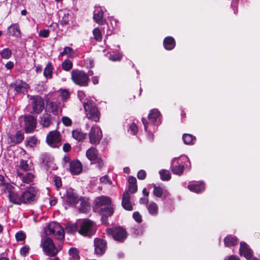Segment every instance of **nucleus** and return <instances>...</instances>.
<instances>
[{"instance_id": "obj_1", "label": "nucleus", "mask_w": 260, "mask_h": 260, "mask_svg": "<svg viewBox=\"0 0 260 260\" xmlns=\"http://www.w3.org/2000/svg\"><path fill=\"white\" fill-rule=\"evenodd\" d=\"M64 232L56 222H50V256H54L61 249Z\"/></svg>"}, {"instance_id": "obj_2", "label": "nucleus", "mask_w": 260, "mask_h": 260, "mask_svg": "<svg viewBox=\"0 0 260 260\" xmlns=\"http://www.w3.org/2000/svg\"><path fill=\"white\" fill-rule=\"evenodd\" d=\"M190 167L189 158L185 155L174 158L171 163L170 169L173 174L181 176L183 174L185 168Z\"/></svg>"}, {"instance_id": "obj_3", "label": "nucleus", "mask_w": 260, "mask_h": 260, "mask_svg": "<svg viewBox=\"0 0 260 260\" xmlns=\"http://www.w3.org/2000/svg\"><path fill=\"white\" fill-rule=\"evenodd\" d=\"M95 209L104 216H111L113 210L111 206V199L107 197L101 196L97 198L95 200Z\"/></svg>"}, {"instance_id": "obj_4", "label": "nucleus", "mask_w": 260, "mask_h": 260, "mask_svg": "<svg viewBox=\"0 0 260 260\" xmlns=\"http://www.w3.org/2000/svg\"><path fill=\"white\" fill-rule=\"evenodd\" d=\"M78 226L79 233L84 236H91L94 234L96 231L94 223L89 219L79 220Z\"/></svg>"}, {"instance_id": "obj_5", "label": "nucleus", "mask_w": 260, "mask_h": 260, "mask_svg": "<svg viewBox=\"0 0 260 260\" xmlns=\"http://www.w3.org/2000/svg\"><path fill=\"white\" fill-rule=\"evenodd\" d=\"M84 109L86 117L93 121L97 122L100 119V112L95 104L91 100H87L84 104Z\"/></svg>"}, {"instance_id": "obj_6", "label": "nucleus", "mask_w": 260, "mask_h": 260, "mask_svg": "<svg viewBox=\"0 0 260 260\" xmlns=\"http://www.w3.org/2000/svg\"><path fill=\"white\" fill-rule=\"evenodd\" d=\"M71 74V79L75 84L80 86H88L89 78L85 72L81 70H73Z\"/></svg>"}, {"instance_id": "obj_7", "label": "nucleus", "mask_w": 260, "mask_h": 260, "mask_svg": "<svg viewBox=\"0 0 260 260\" xmlns=\"http://www.w3.org/2000/svg\"><path fill=\"white\" fill-rule=\"evenodd\" d=\"M14 187L13 185L7 183L4 185V191L8 193V197L11 202L18 205L22 204L21 194L19 196L17 193L14 190Z\"/></svg>"}, {"instance_id": "obj_8", "label": "nucleus", "mask_w": 260, "mask_h": 260, "mask_svg": "<svg viewBox=\"0 0 260 260\" xmlns=\"http://www.w3.org/2000/svg\"><path fill=\"white\" fill-rule=\"evenodd\" d=\"M33 112L37 114L41 112L44 108V103L43 99L39 95H31L29 98Z\"/></svg>"}, {"instance_id": "obj_9", "label": "nucleus", "mask_w": 260, "mask_h": 260, "mask_svg": "<svg viewBox=\"0 0 260 260\" xmlns=\"http://www.w3.org/2000/svg\"><path fill=\"white\" fill-rule=\"evenodd\" d=\"M108 234H111L113 238L119 242H122L126 238V232L121 227H115L107 230Z\"/></svg>"}, {"instance_id": "obj_10", "label": "nucleus", "mask_w": 260, "mask_h": 260, "mask_svg": "<svg viewBox=\"0 0 260 260\" xmlns=\"http://www.w3.org/2000/svg\"><path fill=\"white\" fill-rule=\"evenodd\" d=\"M102 136V132L100 127L95 125L91 128L89 133V142L93 144H99Z\"/></svg>"}, {"instance_id": "obj_11", "label": "nucleus", "mask_w": 260, "mask_h": 260, "mask_svg": "<svg viewBox=\"0 0 260 260\" xmlns=\"http://www.w3.org/2000/svg\"><path fill=\"white\" fill-rule=\"evenodd\" d=\"M142 121L144 125L145 131L147 135V139L150 141H152L153 140V133L159 125L155 124L154 122H150L149 120L147 121L143 118L142 119Z\"/></svg>"}, {"instance_id": "obj_12", "label": "nucleus", "mask_w": 260, "mask_h": 260, "mask_svg": "<svg viewBox=\"0 0 260 260\" xmlns=\"http://www.w3.org/2000/svg\"><path fill=\"white\" fill-rule=\"evenodd\" d=\"M24 129L25 133H32L36 127V119L30 115H25L24 117Z\"/></svg>"}, {"instance_id": "obj_13", "label": "nucleus", "mask_w": 260, "mask_h": 260, "mask_svg": "<svg viewBox=\"0 0 260 260\" xmlns=\"http://www.w3.org/2000/svg\"><path fill=\"white\" fill-rule=\"evenodd\" d=\"M239 251L240 255L243 256L247 260H259L256 257L252 256V250L244 242L240 243Z\"/></svg>"}, {"instance_id": "obj_14", "label": "nucleus", "mask_w": 260, "mask_h": 260, "mask_svg": "<svg viewBox=\"0 0 260 260\" xmlns=\"http://www.w3.org/2000/svg\"><path fill=\"white\" fill-rule=\"evenodd\" d=\"M37 194V190L33 187H29L21 194L22 203H27L34 201Z\"/></svg>"}, {"instance_id": "obj_15", "label": "nucleus", "mask_w": 260, "mask_h": 260, "mask_svg": "<svg viewBox=\"0 0 260 260\" xmlns=\"http://www.w3.org/2000/svg\"><path fill=\"white\" fill-rule=\"evenodd\" d=\"M79 197L72 188H69L66 191V202L71 206L76 207L79 202Z\"/></svg>"}, {"instance_id": "obj_16", "label": "nucleus", "mask_w": 260, "mask_h": 260, "mask_svg": "<svg viewBox=\"0 0 260 260\" xmlns=\"http://www.w3.org/2000/svg\"><path fill=\"white\" fill-rule=\"evenodd\" d=\"M49 231V224H47L42 233L41 237V242L40 246L43 248L44 252L47 255H49V235L48 232Z\"/></svg>"}, {"instance_id": "obj_17", "label": "nucleus", "mask_w": 260, "mask_h": 260, "mask_svg": "<svg viewBox=\"0 0 260 260\" xmlns=\"http://www.w3.org/2000/svg\"><path fill=\"white\" fill-rule=\"evenodd\" d=\"M106 241L100 238H95L94 240V246L95 253L101 255L105 253L106 249Z\"/></svg>"}, {"instance_id": "obj_18", "label": "nucleus", "mask_w": 260, "mask_h": 260, "mask_svg": "<svg viewBox=\"0 0 260 260\" xmlns=\"http://www.w3.org/2000/svg\"><path fill=\"white\" fill-rule=\"evenodd\" d=\"M61 144V137L59 133L53 131L50 132V146L53 148H58Z\"/></svg>"}, {"instance_id": "obj_19", "label": "nucleus", "mask_w": 260, "mask_h": 260, "mask_svg": "<svg viewBox=\"0 0 260 260\" xmlns=\"http://www.w3.org/2000/svg\"><path fill=\"white\" fill-rule=\"evenodd\" d=\"M10 86L14 88L17 93H22L23 94L27 92L29 87L27 84L22 81H16L14 83L11 84Z\"/></svg>"}, {"instance_id": "obj_20", "label": "nucleus", "mask_w": 260, "mask_h": 260, "mask_svg": "<svg viewBox=\"0 0 260 260\" xmlns=\"http://www.w3.org/2000/svg\"><path fill=\"white\" fill-rule=\"evenodd\" d=\"M150 122H154L155 124L160 125L161 123V114L157 109H153L150 111L148 116Z\"/></svg>"}, {"instance_id": "obj_21", "label": "nucleus", "mask_w": 260, "mask_h": 260, "mask_svg": "<svg viewBox=\"0 0 260 260\" xmlns=\"http://www.w3.org/2000/svg\"><path fill=\"white\" fill-rule=\"evenodd\" d=\"M187 188L192 192L199 193L204 190L205 186L203 182H190L189 183Z\"/></svg>"}, {"instance_id": "obj_22", "label": "nucleus", "mask_w": 260, "mask_h": 260, "mask_svg": "<svg viewBox=\"0 0 260 260\" xmlns=\"http://www.w3.org/2000/svg\"><path fill=\"white\" fill-rule=\"evenodd\" d=\"M153 194L157 198L162 197L163 200L168 198L170 194L169 192L164 187L153 185Z\"/></svg>"}, {"instance_id": "obj_23", "label": "nucleus", "mask_w": 260, "mask_h": 260, "mask_svg": "<svg viewBox=\"0 0 260 260\" xmlns=\"http://www.w3.org/2000/svg\"><path fill=\"white\" fill-rule=\"evenodd\" d=\"M82 170V165L78 160H75L70 162V171L72 174L78 175Z\"/></svg>"}, {"instance_id": "obj_24", "label": "nucleus", "mask_w": 260, "mask_h": 260, "mask_svg": "<svg viewBox=\"0 0 260 260\" xmlns=\"http://www.w3.org/2000/svg\"><path fill=\"white\" fill-rule=\"evenodd\" d=\"M104 12L100 7L95 8L93 13L94 20L100 25H103L106 20L103 18Z\"/></svg>"}, {"instance_id": "obj_25", "label": "nucleus", "mask_w": 260, "mask_h": 260, "mask_svg": "<svg viewBox=\"0 0 260 260\" xmlns=\"http://www.w3.org/2000/svg\"><path fill=\"white\" fill-rule=\"evenodd\" d=\"M130 199L131 196L128 192L125 191L123 194L122 205L123 208L128 211H131L133 210V206L130 202Z\"/></svg>"}, {"instance_id": "obj_26", "label": "nucleus", "mask_w": 260, "mask_h": 260, "mask_svg": "<svg viewBox=\"0 0 260 260\" xmlns=\"http://www.w3.org/2000/svg\"><path fill=\"white\" fill-rule=\"evenodd\" d=\"M163 46L166 50L169 51L172 50L175 47V40L172 37H167L164 39Z\"/></svg>"}, {"instance_id": "obj_27", "label": "nucleus", "mask_w": 260, "mask_h": 260, "mask_svg": "<svg viewBox=\"0 0 260 260\" xmlns=\"http://www.w3.org/2000/svg\"><path fill=\"white\" fill-rule=\"evenodd\" d=\"M17 173L18 176L19 177L23 182L30 184L33 181L34 175L32 173L29 172L24 174L21 173L19 170H17Z\"/></svg>"}, {"instance_id": "obj_28", "label": "nucleus", "mask_w": 260, "mask_h": 260, "mask_svg": "<svg viewBox=\"0 0 260 260\" xmlns=\"http://www.w3.org/2000/svg\"><path fill=\"white\" fill-rule=\"evenodd\" d=\"M59 103L57 102H51L50 103V112H51L54 115L53 118V120H55L56 123H58L59 119V113L61 111H59Z\"/></svg>"}, {"instance_id": "obj_29", "label": "nucleus", "mask_w": 260, "mask_h": 260, "mask_svg": "<svg viewBox=\"0 0 260 260\" xmlns=\"http://www.w3.org/2000/svg\"><path fill=\"white\" fill-rule=\"evenodd\" d=\"M10 142L12 144H16L21 143L24 139L23 133L21 131H18L15 135L9 137Z\"/></svg>"}, {"instance_id": "obj_30", "label": "nucleus", "mask_w": 260, "mask_h": 260, "mask_svg": "<svg viewBox=\"0 0 260 260\" xmlns=\"http://www.w3.org/2000/svg\"><path fill=\"white\" fill-rule=\"evenodd\" d=\"M9 35L15 37L20 36L21 31L17 24H13L8 28Z\"/></svg>"}, {"instance_id": "obj_31", "label": "nucleus", "mask_w": 260, "mask_h": 260, "mask_svg": "<svg viewBox=\"0 0 260 260\" xmlns=\"http://www.w3.org/2000/svg\"><path fill=\"white\" fill-rule=\"evenodd\" d=\"M18 167L20 169L25 172L31 171L34 169L33 164L31 161L23 159L20 160V164Z\"/></svg>"}, {"instance_id": "obj_32", "label": "nucleus", "mask_w": 260, "mask_h": 260, "mask_svg": "<svg viewBox=\"0 0 260 260\" xmlns=\"http://www.w3.org/2000/svg\"><path fill=\"white\" fill-rule=\"evenodd\" d=\"M238 243V239L235 236L228 235L224 239V245L226 247L234 246Z\"/></svg>"}, {"instance_id": "obj_33", "label": "nucleus", "mask_w": 260, "mask_h": 260, "mask_svg": "<svg viewBox=\"0 0 260 260\" xmlns=\"http://www.w3.org/2000/svg\"><path fill=\"white\" fill-rule=\"evenodd\" d=\"M86 155L88 159L91 161H94L98 159V151L94 147H91L89 148L86 153Z\"/></svg>"}, {"instance_id": "obj_34", "label": "nucleus", "mask_w": 260, "mask_h": 260, "mask_svg": "<svg viewBox=\"0 0 260 260\" xmlns=\"http://www.w3.org/2000/svg\"><path fill=\"white\" fill-rule=\"evenodd\" d=\"M129 191L132 193H135L137 191V180L133 176H130L128 179Z\"/></svg>"}, {"instance_id": "obj_35", "label": "nucleus", "mask_w": 260, "mask_h": 260, "mask_svg": "<svg viewBox=\"0 0 260 260\" xmlns=\"http://www.w3.org/2000/svg\"><path fill=\"white\" fill-rule=\"evenodd\" d=\"M182 140L186 145H193L196 140V138L191 134H184L182 136Z\"/></svg>"}, {"instance_id": "obj_36", "label": "nucleus", "mask_w": 260, "mask_h": 260, "mask_svg": "<svg viewBox=\"0 0 260 260\" xmlns=\"http://www.w3.org/2000/svg\"><path fill=\"white\" fill-rule=\"evenodd\" d=\"M69 260H79L80 256L79 251L76 248H71L69 250Z\"/></svg>"}, {"instance_id": "obj_37", "label": "nucleus", "mask_w": 260, "mask_h": 260, "mask_svg": "<svg viewBox=\"0 0 260 260\" xmlns=\"http://www.w3.org/2000/svg\"><path fill=\"white\" fill-rule=\"evenodd\" d=\"M147 209L150 214L156 216L158 211V208L157 204L154 202H151L147 206Z\"/></svg>"}, {"instance_id": "obj_38", "label": "nucleus", "mask_w": 260, "mask_h": 260, "mask_svg": "<svg viewBox=\"0 0 260 260\" xmlns=\"http://www.w3.org/2000/svg\"><path fill=\"white\" fill-rule=\"evenodd\" d=\"M86 134H84L79 130H74L72 131L73 137L78 141L83 140L86 137Z\"/></svg>"}, {"instance_id": "obj_39", "label": "nucleus", "mask_w": 260, "mask_h": 260, "mask_svg": "<svg viewBox=\"0 0 260 260\" xmlns=\"http://www.w3.org/2000/svg\"><path fill=\"white\" fill-rule=\"evenodd\" d=\"M40 161L43 165V166L45 167L46 170H48V163L49 162V157L47 152L42 153L40 158Z\"/></svg>"}, {"instance_id": "obj_40", "label": "nucleus", "mask_w": 260, "mask_h": 260, "mask_svg": "<svg viewBox=\"0 0 260 260\" xmlns=\"http://www.w3.org/2000/svg\"><path fill=\"white\" fill-rule=\"evenodd\" d=\"M59 15H62L61 20V25H67L69 22V13L67 11H60Z\"/></svg>"}, {"instance_id": "obj_41", "label": "nucleus", "mask_w": 260, "mask_h": 260, "mask_svg": "<svg viewBox=\"0 0 260 260\" xmlns=\"http://www.w3.org/2000/svg\"><path fill=\"white\" fill-rule=\"evenodd\" d=\"M37 143V139L34 137L27 138L25 141L26 146L30 148L34 147L36 145Z\"/></svg>"}, {"instance_id": "obj_42", "label": "nucleus", "mask_w": 260, "mask_h": 260, "mask_svg": "<svg viewBox=\"0 0 260 260\" xmlns=\"http://www.w3.org/2000/svg\"><path fill=\"white\" fill-rule=\"evenodd\" d=\"M159 174L162 180H169L171 178V173L168 170H162L159 172Z\"/></svg>"}, {"instance_id": "obj_43", "label": "nucleus", "mask_w": 260, "mask_h": 260, "mask_svg": "<svg viewBox=\"0 0 260 260\" xmlns=\"http://www.w3.org/2000/svg\"><path fill=\"white\" fill-rule=\"evenodd\" d=\"M40 123L44 127L49 126V114L45 113L40 118Z\"/></svg>"}, {"instance_id": "obj_44", "label": "nucleus", "mask_w": 260, "mask_h": 260, "mask_svg": "<svg viewBox=\"0 0 260 260\" xmlns=\"http://www.w3.org/2000/svg\"><path fill=\"white\" fill-rule=\"evenodd\" d=\"M79 202L80 204V207H79V210L80 212H85L87 208L89 207V205L87 202L84 201L83 199L80 198Z\"/></svg>"}, {"instance_id": "obj_45", "label": "nucleus", "mask_w": 260, "mask_h": 260, "mask_svg": "<svg viewBox=\"0 0 260 260\" xmlns=\"http://www.w3.org/2000/svg\"><path fill=\"white\" fill-rule=\"evenodd\" d=\"M74 55L73 50L70 47H66L64 48L63 51L60 52V55H66L67 57H71Z\"/></svg>"}, {"instance_id": "obj_46", "label": "nucleus", "mask_w": 260, "mask_h": 260, "mask_svg": "<svg viewBox=\"0 0 260 260\" xmlns=\"http://www.w3.org/2000/svg\"><path fill=\"white\" fill-rule=\"evenodd\" d=\"M93 35L94 39L98 41L101 42L102 40V36L101 30L99 28H95L93 30Z\"/></svg>"}, {"instance_id": "obj_47", "label": "nucleus", "mask_w": 260, "mask_h": 260, "mask_svg": "<svg viewBox=\"0 0 260 260\" xmlns=\"http://www.w3.org/2000/svg\"><path fill=\"white\" fill-rule=\"evenodd\" d=\"M12 55V52L9 48H5L1 52V55L3 58L9 59Z\"/></svg>"}, {"instance_id": "obj_48", "label": "nucleus", "mask_w": 260, "mask_h": 260, "mask_svg": "<svg viewBox=\"0 0 260 260\" xmlns=\"http://www.w3.org/2000/svg\"><path fill=\"white\" fill-rule=\"evenodd\" d=\"M73 67L72 62L69 59L65 60L62 63V68L64 71H68L71 69Z\"/></svg>"}, {"instance_id": "obj_49", "label": "nucleus", "mask_w": 260, "mask_h": 260, "mask_svg": "<svg viewBox=\"0 0 260 260\" xmlns=\"http://www.w3.org/2000/svg\"><path fill=\"white\" fill-rule=\"evenodd\" d=\"M128 132L131 134L135 135H136L138 131V126L134 123H132L129 124Z\"/></svg>"}, {"instance_id": "obj_50", "label": "nucleus", "mask_w": 260, "mask_h": 260, "mask_svg": "<svg viewBox=\"0 0 260 260\" xmlns=\"http://www.w3.org/2000/svg\"><path fill=\"white\" fill-rule=\"evenodd\" d=\"M122 54L121 53L118 52L114 54H110L109 56V59L113 61H120L122 58Z\"/></svg>"}, {"instance_id": "obj_51", "label": "nucleus", "mask_w": 260, "mask_h": 260, "mask_svg": "<svg viewBox=\"0 0 260 260\" xmlns=\"http://www.w3.org/2000/svg\"><path fill=\"white\" fill-rule=\"evenodd\" d=\"M110 24L113 29V30H112V32L110 34V35L112 33L113 31L114 32L116 31V30L118 27V21L116 19H115L113 17L110 18Z\"/></svg>"}, {"instance_id": "obj_52", "label": "nucleus", "mask_w": 260, "mask_h": 260, "mask_svg": "<svg viewBox=\"0 0 260 260\" xmlns=\"http://www.w3.org/2000/svg\"><path fill=\"white\" fill-rule=\"evenodd\" d=\"M78 97L83 105L85 102H86L87 100H89L86 98L85 93L83 91H79L78 92Z\"/></svg>"}, {"instance_id": "obj_53", "label": "nucleus", "mask_w": 260, "mask_h": 260, "mask_svg": "<svg viewBox=\"0 0 260 260\" xmlns=\"http://www.w3.org/2000/svg\"><path fill=\"white\" fill-rule=\"evenodd\" d=\"M78 230H79L78 221L75 224H72L70 225H69L67 228V230L68 232H70V233H73L74 232H76L77 230L78 231Z\"/></svg>"}, {"instance_id": "obj_54", "label": "nucleus", "mask_w": 260, "mask_h": 260, "mask_svg": "<svg viewBox=\"0 0 260 260\" xmlns=\"http://www.w3.org/2000/svg\"><path fill=\"white\" fill-rule=\"evenodd\" d=\"M59 95L63 101H66L70 97V92L67 89H61Z\"/></svg>"}, {"instance_id": "obj_55", "label": "nucleus", "mask_w": 260, "mask_h": 260, "mask_svg": "<svg viewBox=\"0 0 260 260\" xmlns=\"http://www.w3.org/2000/svg\"><path fill=\"white\" fill-rule=\"evenodd\" d=\"M15 238L17 241H22L26 238V235L24 233L20 231L16 234Z\"/></svg>"}, {"instance_id": "obj_56", "label": "nucleus", "mask_w": 260, "mask_h": 260, "mask_svg": "<svg viewBox=\"0 0 260 260\" xmlns=\"http://www.w3.org/2000/svg\"><path fill=\"white\" fill-rule=\"evenodd\" d=\"M54 182V185H55L57 189L60 188L62 185V182L61 178L59 177L54 176L53 178Z\"/></svg>"}, {"instance_id": "obj_57", "label": "nucleus", "mask_w": 260, "mask_h": 260, "mask_svg": "<svg viewBox=\"0 0 260 260\" xmlns=\"http://www.w3.org/2000/svg\"><path fill=\"white\" fill-rule=\"evenodd\" d=\"M62 122L63 124L67 126L71 125L72 123V120L67 116H63L62 117Z\"/></svg>"}, {"instance_id": "obj_58", "label": "nucleus", "mask_w": 260, "mask_h": 260, "mask_svg": "<svg viewBox=\"0 0 260 260\" xmlns=\"http://www.w3.org/2000/svg\"><path fill=\"white\" fill-rule=\"evenodd\" d=\"M100 182L102 183L107 184L109 185L112 184V181L108 178L107 175L100 178Z\"/></svg>"}, {"instance_id": "obj_59", "label": "nucleus", "mask_w": 260, "mask_h": 260, "mask_svg": "<svg viewBox=\"0 0 260 260\" xmlns=\"http://www.w3.org/2000/svg\"><path fill=\"white\" fill-rule=\"evenodd\" d=\"M29 250V246L28 245H25L20 249V253L21 255L25 256L28 253Z\"/></svg>"}, {"instance_id": "obj_60", "label": "nucleus", "mask_w": 260, "mask_h": 260, "mask_svg": "<svg viewBox=\"0 0 260 260\" xmlns=\"http://www.w3.org/2000/svg\"><path fill=\"white\" fill-rule=\"evenodd\" d=\"M133 218L136 221L140 223L142 221V216L138 212H135L133 215Z\"/></svg>"}, {"instance_id": "obj_61", "label": "nucleus", "mask_w": 260, "mask_h": 260, "mask_svg": "<svg viewBox=\"0 0 260 260\" xmlns=\"http://www.w3.org/2000/svg\"><path fill=\"white\" fill-rule=\"evenodd\" d=\"M146 176V172L143 170H140L137 173V177L140 180H143Z\"/></svg>"}, {"instance_id": "obj_62", "label": "nucleus", "mask_w": 260, "mask_h": 260, "mask_svg": "<svg viewBox=\"0 0 260 260\" xmlns=\"http://www.w3.org/2000/svg\"><path fill=\"white\" fill-rule=\"evenodd\" d=\"M43 74L46 78V82H47L49 77V63H48L46 66Z\"/></svg>"}, {"instance_id": "obj_63", "label": "nucleus", "mask_w": 260, "mask_h": 260, "mask_svg": "<svg viewBox=\"0 0 260 260\" xmlns=\"http://www.w3.org/2000/svg\"><path fill=\"white\" fill-rule=\"evenodd\" d=\"M39 36L43 38L47 37L49 36V30L46 29L41 30L39 32Z\"/></svg>"}, {"instance_id": "obj_64", "label": "nucleus", "mask_w": 260, "mask_h": 260, "mask_svg": "<svg viewBox=\"0 0 260 260\" xmlns=\"http://www.w3.org/2000/svg\"><path fill=\"white\" fill-rule=\"evenodd\" d=\"M224 260H240L239 257L235 255L226 256L225 257Z\"/></svg>"}]
</instances>
